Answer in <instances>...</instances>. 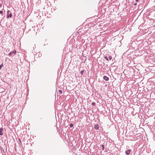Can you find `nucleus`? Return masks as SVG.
<instances>
[{
    "label": "nucleus",
    "mask_w": 155,
    "mask_h": 155,
    "mask_svg": "<svg viewBox=\"0 0 155 155\" xmlns=\"http://www.w3.org/2000/svg\"><path fill=\"white\" fill-rule=\"evenodd\" d=\"M101 147H102V150H104V145H101Z\"/></svg>",
    "instance_id": "obj_9"
},
{
    "label": "nucleus",
    "mask_w": 155,
    "mask_h": 155,
    "mask_svg": "<svg viewBox=\"0 0 155 155\" xmlns=\"http://www.w3.org/2000/svg\"><path fill=\"white\" fill-rule=\"evenodd\" d=\"M70 127H72L74 126V124L72 123H71L69 125Z\"/></svg>",
    "instance_id": "obj_8"
},
{
    "label": "nucleus",
    "mask_w": 155,
    "mask_h": 155,
    "mask_svg": "<svg viewBox=\"0 0 155 155\" xmlns=\"http://www.w3.org/2000/svg\"><path fill=\"white\" fill-rule=\"evenodd\" d=\"M137 5V3H134V6H136Z\"/></svg>",
    "instance_id": "obj_17"
},
{
    "label": "nucleus",
    "mask_w": 155,
    "mask_h": 155,
    "mask_svg": "<svg viewBox=\"0 0 155 155\" xmlns=\"http://www.w3.org/2000/svg\"><path fill=\"white\" fill-rule=\"evenodd\" d=\"M12 16V14L11 13L9 14H8L7 15V18H11Z\"/></svg>",
    "instance_id": "obj_4"
},
{
    "label": "nucleus",
    "mask_w": 155,
    "mask_h": 155,
    "mask_svg": "<svg viewBox=\"0 0 155 155\" xmlns=\"http://www.w3.org/2000/svg\"><path fill=\"white\" fill-rule=\"evenodd\" d=\"M2 13H3V11H0V14H2Z\"/></svg>",
    "instance_id": "obj_16"
},
{
    "label": "nucleus",
    "mask_w": 155,
    "mask_h": 155,
    "mask_svg": "<svg viewBox=\"0 0 155 155\" xmlns=\"http://www.w3.org/2000/svg\"><path fill=\"white\" fill-rule=\"evenodd\" d=\"M91 104L93 106H94L95 104V103L94 102H93Z\"/></svg>",
    "instance_id": "obj_15"
},
{
    "label": "nucleus",
    "mask_w": 155,
    "mask_h": 155,
    "mask_svg": "<svg viewBox=\"0 0 155 155\" xmlns=\"http://www.w3.org/2000/svg\"><path fill=\"white\" fill-rule=\"evenodd\" d=\"M109 59L110 60H111L112 59V57L111 56H109L108 57Z\"/></svg>",
    "instance_id": "obj_13"
},
{
    "label": "nucleus",
    "mask_w": 155,
    "mask_h": 155,
    "mask_svg": "<svg viewBox=\"0 0 155 155\" xmlns=\"http://www.w3.org/2000/svg\"><path fill=\"white\" fill-rule=\"evenodd\" d=\"M84 72V70H82L81 71L80 73L81 74H83V72Z\"/></svg>",
    "instance_id": "obj_10"
},
{
    "label": "nucleus",
    "mask_w": 155,
    "mask_h": 155,
    "mask_svg": "<svg viewBox=\"0 0 155 155\" xmlns=\"http://www.w3.org/2000/svg\"><path fill=\"white\" fill-rule=\"evenodd\" d=\"M150 9V11H152L155 10V6H153Z\"/></svg>",
    "instance_id": "obj_7"
},
{
    "label": "nucleus",
    "mask_w": 155,
    "mask_h": 155,
    "mask_svg": "<svg viewBox=\"0 0 155 155\" xmlns=\"http://www.w3.org/2000/svg\"><path fill=\"white\" fill-rule=\"evenodd\" d=\"M3 130V129L2 128H0V135L1 136L3 135L2 131Z\"/></svg>",
    "instance_id": "obj_5"
},
{
    "label": "nucleus",
    "mask_w": 155,
    "mask_h": 155,
    "mask_svg": "<svg viewBox=\"0 0 155 155\" xmlns=\"http://www.w3.org/2000/svg\"><path fill=\"white\" fill-rule=\"evenodd\" d=\"M7 13L8 14L9 13V12H10V11L9 10H8L7 11Z\"/></svg>",
    "instance_id": "obj_18"
},
{
    "label": "nucleus",
    "mask_w": 155,
    "mask_h": 155,
    "mask_svg": "<svg viewBox=\"0 0 155 155\" xmlns=\"http://www.w3.org/2000/svg\"><path fill=\"white\" fill-rule=\"evenodd\" d=\"M131 151V150H127L125 152L126 154L127 155H129Z\"/></svg>",
    "instance_id": "obj_3"
},
{
    "label": "nucleus",
    "mask_w": 155,
    "mask_h": 155,
    "mask_svg": "<svg viewBox=\"0 0 155 155\" xmlns=\"http://www.w3.org/2000/svg\"><path fill=\"white\" fill-rule=\"evenodd\" d=\"M19 140L20 141V142H21V140L19 139Z\"/></svg>",
    "instance_id": "obj_20"
},
{
    "label": "nucleus",
    "mask_w": 155,
    "mask_h": 155,
    "mask_svg": "<svg viewBox=\"0 0 155 155\" xmlns=\"http://www.w3.org/2000/svg\"><path fill=\"white\" fill-rule=\"evenodd\" d=\"M3 66V64H2L0 65V69H1Z\"/></svg>",
    "instance_id": "obj_12"
},
{
    "label": "nucleus",
    "mask_w": 155,
    "mask_h": 155,
    "mask_svg": "<svg viewBox=\"0 0 155 155\" xmlns=\"http://www.w3.org/2000/svg\"><path fill=\"white\" fill-rule=\"evenodd\" d=\"M16 53V51L15 50L12 51L8 54V56H12V55L13 54H15Z\"/></svg>",
    "instance_id": "obj_1"
},
{
    "label": "nucleus",
    "mask_w": 155,
    "mask_h": 155,
    "mask_svg": "<svg viewBox=\"0 0 155 155\" xmlns=\"http://www.w3.org/2000/svg\"><path fill=\"white\" fill-rule=\"evenodd\" d=\"M59 93L61 94L62 93V91L61 90H60L59 91Z\"/></svg>",
    "instance_id": "obj_14"
},
{
    "label": "nucleus",
    "mask_w": 155,
    "mask_h": 155,
    "mask_svg": "<svg viewBox=\"0 0 155 155\" xmlns=\"http://www.w3.org/2000/svg\"><path fill=\"white\" fill-rule=\"evenodd\" d=\"M94 127L97 130L99 128V126L97 124H95L94 126Z\"/></svg>",
    "instance_id": "obj_6"
},
{
    "label": "nucleus",
    "mask_w": 155,
    "mask_h": 155,
    "mask_svg": "<svg viewBox=\"0 0 155 155\" xmlns=\"http://www.w3.org/2000/svg\"><path fill=\"white\" fill-rule=\"evenodd\" d=\"M104 58L106 59V60H107V61H108L109 59H108V58H107V57L105 56L104 57Z\"/></svg>",
    "instance_id": "obj_11"
},
{
    "label": "nucleus",
    "mask_w": 155,
    "mask_h": 155,
    "mask_svg": "<svg viewBox=\"0 0 155 155\" xmlns=\"http://www.w3.org/2000/svg\"><path fill=\"white\" fill-rule=\"evenodd\" d=\"M139 1V0H135V1L136 2H138Z\"/></svg>",
    "instance_id": "obj_19"
},
{
    "label": "nucleus",
    "mask_w": 155,
    "mask_h": 155,
    "mask_svg": "<svg viewBox=\"0 0 155 155\" xmlns=\"http://www.w3.org/2000/svg\"><path fill=\"white\" fill-rule=\"evenodd\" d=\"M103 78L104 79V80L106 81H108L109 80V78L106 76H103Z\"/></svg>",
    "instance_id": "obj_2"
}]
</instances>
